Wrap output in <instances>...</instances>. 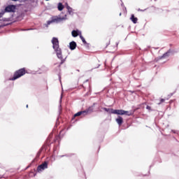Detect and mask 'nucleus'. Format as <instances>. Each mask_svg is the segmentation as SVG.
I'll use <instances>...</instances> for the list:
<instances>
[{
    "label": "nucleus",
    "instance_id": "nucleus-21",
    "mask_svg": "<svg viewBox=\"0 0 179 179\" xmlns=\"http://www.w3.org/2000/svg\"><path fill=\"white\" fill-rule=\"evenodd\" d=\"M13 1H16V0H13Z\"/></svg>",
    "mask_w": 179,
    "mask_h": 179
},
{
    "label": "nucleus",
    "instance_id": "nucleus-14",
    "mask_svg": "<svg viewBox=\"0 0 179 179\" xmlns=\"http://www.w3.org/2000/svg\"><path fill=\"white\" fill-rule=\"evenodd\" d=\"M93 107H90L85 113H92Z\"/></svg>",
    "mask_w": 179,
    "mask_h": 179
},
{
    "label": "nucleus",
    "instance_id": "nucleus-18",
    "mask_svg": "<svg viewBox=\"0 0 179 179\" xmlns=\"http://www.w3.org/2000/svg\"><path fill=\"white\" fill-rule=\"evenodd\" d=\"M170 54V52H166L165 55H164V57H167Z\"/></svg>",
    "mask_w": 179,
    "mask_h": 179
},
{
    "label": "nucleus",
    "instance_id": "nucleus-15",
    "mask_svg": "<svg viewBox=\"0 0 179 179\" xmlns=\"http://www.w3.org/2000/svg\"><path fill=\"white\" fill-rule=\"evenodd\" d=\"M80 38H81V40H82L83 43H84V44H86V40H85V38L82 35L80 36Z\"/></svg>",
    "mask_w": 179,
    "mask_h": 179
},
{
    "label": "nucleus",
    "instance_id": "nucleus-20",
    "mask_svg": "<svg viewBox=\"0 0 179 179\" xmlns=\"http://www.w3.org/2000/svg\"><path fill=\"white\" fill-rule=\"evenodd\" d=\"M27 107H29V106H28V105H27Z\"/></svg>",
    "mask_w": 179,
    "mask_h": 179
},
{
    "label": "nucleus",
    "instance_id": "nucleus-19",
    "mask_svg": "<svg viewBox=\"0 0 179 179\" xmlns=\"http://www.w3.org/2000/svg\"><path fill=\"white\" fill-rule=\"evenodd\" d=\"M147 110H150V106H147Z\"/></svg>",
    "mask_w": 179,
    "mask_h": 179
},
{
    "label": "nucleus",
    "instance_id": "nucleus-17",
    "mask_svg": "<svg viewBox=\"0 0 179 179\" xmlns=\"http://www.w3.org/2000/svg\"><path fill=\"white\" fill-rule=\"evenodd\" d=\"M4 13H5V12H3V11L0 13V17H2L4 15Z\"/></svg>",
    "mask_w": 179,
    "mask_h": 179
},
{
    "label": "nucleus",
    "instance_id": "nucleus-5",
    "mask_svg": "<svg viewBox=\"0 0 179 179\" xmlns=\"http://www.w3.org/2000/svg\"><path fill=\"white\" fill-rule=\"evenodd\" d=\"M16 10V6L14 5H10L5 8V12H15Z\"/></svg>",
    "mask_w": 179,
    "mask_h": 179
},
{
    "label": "nucleus",
    "instance_id": "nucleus-8",
    "mask_svg": "<svg viewBox=\"0 0 179 179\" xmlns=\"http://www.w3.org/2000/svg\"><path fill=\"white\" fill-rule=\"evenodd\" d=\"M117 124H118V125H122L124 119H122V117L121 116H118L117 118L115 120Z\"/></svg>",
    "mask_w": 179,
    "mask_h": 179
},
{
    "label": "nucleus",
    "instance_id": "nucleus-1",
    "mask_svg": "<svg viewBox=\"0 0 179 179\" xmlns=\"http://www.w3.org/2000/svg\"><path fill=\"white\" fill-rule=\"evenodd\" d=\"M52 43L53 50H55V52H56V55L59 59L61 61V64H64L65 62V60L66 59V57L64 58V56L62 55V50L61 48H59V42L58 41V38H53L52 39Z\"/></svg>",
    "mask_w": 179,
    "mask_h": 179
},
{
    "label": "nucleus",
    "instance_id": "nucleus-2",
    "mask_svg": "<svg viewBox=\"0 0 179 179\" xmlns=\"http://www.w3.org/2000/svg\"><path fill=\"white\" fill-rule=\"evenodd\" d=\"M66 19H68L66 15H64V17L62 15L52 17L51 20L47 22L46 27H48V25L51 24V23H59V22H63V20H66Z\"/></svg>",
    "mask_w": 179,
    "mask_h": 179
},
{
    "label": "nucleus",
    "instance_id": "nucleus-16",
    "mask_svg": "<svg viewBox=\"0 0 179 179\" xmlns=\"http://www.w3.org/2000/svg\"><path fill=\"white\" fill-rule=\"evenodd\" d=\"M103 110H105V111L111 113V109H107L105 108H103Z\"/></svg>",
    "mask_w": 179,
    "mask_h": 179
},
{
    "label": "nucleus",
    "instance_id": "nucleus-7",
    "mask_svg": "<svg viewBox=\"0 0 179 179\" xmlns=\"http://www.w3.org/2000/svg\"><path fill=\"white\" fill-rule=\"evenodd\" d=\"M71 34L73 37H78V36H81L82 35V31H79L78 29L73 30L71 32Z\"/></svg>",
    "mask_w": 179,
    "mask_h": 179
},
{
    "label": "nucleus",
    "instance_id": "nucleus-4",
    "mask_svg": "<svg viewBox=\"0 0 179 179\" xmlns=\"http://www.w3.org/2000/svg\"><path fill=\"white\" fill-rule=\"evenodd\" d=\"M26 74V70L24 69H21L15 72L13 78H10V80H16V79H19V78H22L24 75Z\"/></svg>",
    "mask_w": 179,
    "mask_h": 179
},
{
    "label": "nucleus",
    "instance_id": "nucleus-10",
    "mask_svg": "<svg viewBox=\"0 0 179 179\" xmlns=\"http://www.w3.org/2000/svg\"><path fill=\"white\" fill-rule=\"evenodd\" d=\"M66 9L69 15H73V10L72 9V8H71L69 6H67Z\"/></svg>",
    "mask_w": 179,
    "mask_h": 179
},
{
    "label": "nucleus",
    "instance_id": "nucleus-9",
    "mask_svg": "<svg viewBox=\"0 0 179 179\" xmlns=\"http://www.w3.org/2000/svg\"><path fill=\"white\" fill-rule=\"evenodd\" d=\"M69 47L70 50H75V48H76V43L74 41L70 43Z\"/></svg>",
    "mask_w": 179,
    "mask_h": 179
},
{
    "label": "nucleus",
    "instance_id": "nucleus-11",
    "mask_svg": "<svg viewBox=\"0 0 179 179\" xmlns=\"http://www.w3.org/2000/svg\"><path fill=\"white\" fill-rule=\"evenodd\" d=\"M130 19H131V22H133V23H137V22H138V18L135 17V15H131V17Z\"/></svg>",
    "mask_w": 179,
    "mask_h": 179
},
{
    "label": "nucleus",
    "instance_id": "nucleus-13",
    "mask_svg": "<svg viewBox=\"0 0 179 179\" xmlns=\"http://www.w3.org/2000/svg\"><path fill=\"white\" fill-rule=\"evenodd\" d=\"M83 113H86L85 111L84 112H78L77 113H76L74 115V117H79V115H82V114H83Z\"/></svg>",
    "mask_w": 179,
    "mask_h": 179
},
{
    "label": "nucleus",
    "instance_id": "nucleus-6",
    "mask_svg": "<svg viewBox=\"0 0 179 179\" xmlns=\"http://www.w3.org/2000/svg\"><path fill=\"white\" fill-rule=\"evenodd\" d=\"M47 167H48V164H47V162H45L38 167V171H43V170H45Z\"/></svg>",
    "mask_w": 179,
    "mask_h": 179
},
{
    "label": "nucleus",
    "instance_id": "nucleus-12",
    "mask_svg": "<svg viewBox=\"0 0 179 179\" xmlns=\"http://www.w3.org/2000/svg\"><path fill=\"white\" fill-rule=\"evenodd\" d=\"M57 8L59 10H62V9H64V5H62L61 3H59Z\"/></svg>",
    "mask_w": 179,
    "mask_h": 179
},
{
    "label": "nucleus",
    "instance_id": "nucleus-3",
    "mask_svg": "<svg viewBox=\"0 0 179 179\" xmlns=\"http://www.w3.org/2000/svg\"><path fill=\"white\" fill-rule=\"evenodd\" d=\"M111 114H117V115H132V113L131 111L124 110H110Z\"/></svg>",
    "mask_w": 179,
    "mask_h": 179
}]
</instances>
